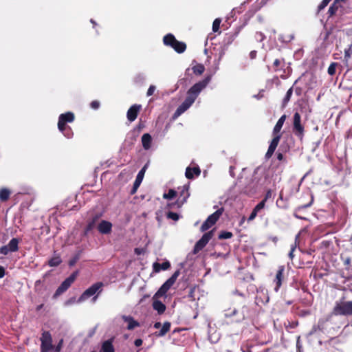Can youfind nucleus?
Returning a JSON list of instances; mask_svg holds the SVG:
<instances>
[{
    "label": "nucleus",
    "instance_id": "obj_20",
    "mask_svg": "<svg viewBox=\"0 0 352 352\" xmlns=\"http://www.w3.org/2000/svg\"><path fill=\"white\" fill-rule=\"evenodd\" d=\"M170 267V264L169 261H165L162 264L155 262L153 264V268L155 272H159L161 270H166Z\"/></svg>",
    "mask_w": 352,
    "mask_h": 352
},
{
    "label": "nucleus",
    "instance_id": "obj_55",
    "mask_svg": "<svg viewBox=\"0 0 352 352\" xmlns=\"http://www.w3.org/2000/svg\"><path fill=\"white\" fill-rule=\"evenodd\" d=\"M162 324L160 322H157L154 324V328L155 329H160L161 327Z\"/></svg>",
    "mask_w": 352,
    "mask_h": 352
},
{
    "label": "nucleus",
    "instance_id": "obj_21",
    "mask_svg": "<svg viewBox=\"0 0 352 352\" xmlns=\"http://www.w3.org/2000/svg\"><path fill=\"white\" fill-rule=\"evenodd\" d=\"M153 309L157 311L159 314H163L166 310V306L164 303L158 300H155L153 302Z\"/></svg>",
    "mask_w": 352,
    "mask_h": 352
},
{
    "label": "nucleus",
    "instance_id": "obj_60",
    "mask_svg": "<svg viewBox=\"0 0 352 352\" xmlns=\"http://www.w3.org/2000/svg\"><path fill=\"white\" fill-rule=\"evenodd\" d=\"M97 296L94 297L93 300L95 302L96 300Z\"/></svg>",
    "mask_w": 352,
    "mask_h": 352
},
{
    "label": "nucleus",
    "instance_id": "obj_41",
    "mask_svg": "<svg viewBox=\"0 0 352 352\" xmlns=\"http://www.w3.org/2000/svg\"><path fill=\"white\" fill-rule=\"evenodd\" d=\"M167 217L169 219H171L174 221H177L179 219V216L177 213L169 212L167 214Z\"/></svg>",
    "mask_w": 352,
    "mask_h": 352
},
{
    "label": "nucleus",
    "instance_id": "obj_59",
    "mask_svg": "<svg viewBox=\"0 0 352 352\" xmlns=\"http://www.w3.org/2000/svg\"><path fill=\"white\" fill-rule=\"evenodd\" d=\"M278 159L279 160H281L283 159V155H282L281 153H279V154L278 155Z\"/></svg>",
    "mask_w": 352,
    "mask_h": 352
},
{
    "label": "nucleus",
    "instance_id": "obj_36",
    "mask_svg": "<svg viewBox=\"0 0 352 352\" xmlns=\"http://www.w3.org/2000/svg\"><path fill=\"white\" fill-rule=\"evenodd\" d=\"M232 236V233L230 232H223L219 235L220 239H230Z\"/></svg>",
    "mask_w": 352,
    "mask_h": 352
},
{
    "label": "nucleus",
    "instance_id": "obj_33",
    "mask_svg": "<svg viewBox=\"0 0 352 352\" xmlns=\"http://www.w3.org/2000/svg\"><path fill=\"white\" fill-rule=\"evenodd\" d=\"M176 191L170 189L167 193H164L163 197L167 199H172L176 196Z\"/></svg>",
    "mask_w": 352,
    "mask_h": 352
},
{
    "label": "nucleus",
    "instance_id": "obj_42",
    "mask_svg": "<svg viewBox=\"0 0 352 352\" xmlns=\"http://www.w3.org/2000/svg\"><path fill=\"white\" fill-rule=\"evenodd\" d=\"M155 89H156V87L155 85H151L147 90L146 96H152L153 94L154 91H155Z\"/></svg>",
    "mask_w": 352,
    "mask_h": 352
},
{
    "label": "nucleus",
    "instance_id": "obj_26",
    "mask_svg": "<svg viewBox=\"0 0 352 352\" xmlns=\"http://www.w3.org/2000/svg\"><path fill=\"white\" fill-rule=\"evenodd\" d=\"M170 323L168 322H164L162 329L158 332L157 336H164L170 330Z\"/></svg>",
    "mask_w": 352,
    "mask_h": 352
},
{
    "label": "nucleus",
    "instance_id": "obj_30",
    "mask_svg": "<svg viewBox=\"0 0 352 352\" xmlns=\"http://www.w3.org/2000/svg\"><path fill=\"white\" fill-rule=\"evenodd\" d=\"M192 70L195 74L201 75L204 73L205 68L203 65L199 64L193 67Z\"/></svg>",
    "mask_w": 352,
    "mask_h": 352
},
{
    "label": "nucleus",
    "instance_id": "obj_16",
    "mask_svg": "<svg viewBox=\"0 0 352 352\" xmlns=\"http://www.w3.org/2000/svg\"><path fill=\"white\" fill-rule=\"evenodd\" d=\"M123 320L127 324V329L132 330L135 327H140V323L135 320L131 316H122Z\"/></svg>",
    "mask_w": 352,
    "mask_h": 352
},
{
    "label": "nucleus",
    "instance_id": "obj_39",
    "mask_svg": "<svg viewBox=\"0 0 352 352\" xmlns=\"http://www.w3.org/2000/svg\"><path fill=\"white\" fill-rule=\"evenodd\" d=\"M330 0H322L321 3L318 6V10H323L330 2Z\"/></svg>",
    "mask_w": 352,
    "mask_h": 352
},
{
    "label": "nucleus",
    "instance_id": "obj_6",
    "mask_svg": "<svg viewBox=\"0 0 352 352\" xmlns=\"http://www.w3.org/2000/svg\"><path fill=\"white\" fill-rule=\"evenodd\" d=\"M333 312L336 315H351L352 314V301L337 302Z\"/></svg>",
    "mask_w": 352,
    "mask_h": 352
},
{
    "label": "nucleus",
    "instance_id": "obj_22",
    "mask_svg": "<svg viewBox=\"0 0 352 352\" xmlns=\"http://www.w3.org/2000/svg\"><path fill=\"white\" fill-rule=\"evenodd\" d=\"M200 174V169L199 167L190 168L188 167L186 170V177L188 179L193 178L194 175H199Z\"/></svg>",
    "mask_w": 352,
    "mask_h": 352
},
{
    "label": "nucleus",
    "instance_id": "obj_43",
    "mask_svg": "<svg viewBox=\"0 0 352 352\" xmlns=\"http://www.w3.org/2000/svg\"><path fill=\"white\" fill-rule=\"evenodd\" d=\"M236 313H237V310L234 308L232 310H228L226 312L225 316L226 317H232V316L236 315Z\"/></svg>",
    "mask_w": 352,
    "mask_h": 352
},
{
    "label": "nucleus",
    "instance_id": "obj_47",
    "mask_svg": "<svg viewBox=\"0 0 352 352\" xmlns=\"http://www.w3.org/2000/svg\"><path fill=\"white\" fill-rule=\"evenodd\" d=\"M257 213L258 212L254 209L248 218V221H252L253 219H254V218L257 215Z\"/></svg>",
    "mask_w": 352,
    "mask_h": 352
},
{
    "label": "nucleus",
    "instance_id": "obj_8",
    "mask_svg": "<svg viewBox=\"0 0 352 352\" xmlns=\"http://www.w3.org/2000/svg\"><path fill=\"white\" fill-rule=\"evenodd\" d=\"M78 272L76 271L72 273L67 278H66L56 289L54 294V296H58L65 292L74 282L78 276Z\"/></svg>",
    "mask_w": 352,
    "mask_h": 352
},
{
    "label": "nucleus",
    "instance_id": "obj_35",
    "mask_svg": "<svg viewBox=\"0 0 352 352\" xmlns=\"http://www.w3.org/2000/svg\"><path fill=\"white\" fill-rule=\"evenodd\" d=\"M221 21V19H219V18L216 19L213 21V23H212V30H213V32H217L219 30Z\"/></svg>",
    "mask_w": 352,
    "mask_h": 352
},
{
    "label": "nucleus",
    "instance_id": "obj_23",
    "mask_svg": "<svg viewBox=\"0 0 352 352\" xmlns=\"http://www.w3.org/2000/svg\"><path fill=\"white\" fill-rule=\"evenodd\" d=\"M151 136L148 133H145L142 137V143L144 149L150 148L151 144Z\"/></svg>",
    "mask_w": 352,
    "mask_h": 352
},
{
    "label": "nucleus",
    "instance_id": "obj_7",
    "mask_svg": "<svg viewBox=\"0 0 352 352\" xmlns=\"http://www.w3.org/2000/svg\"><path fill=\"white\" fill-rule=\"evenodd\" d=\"M222 213L223 209L221 208L210 214L202 224L201 230L204 232L211 228L217 221Z\"/></svg>",
    "mask_w": 352,
    "mask_h": 352
},
{
    "label": "nucleus",
    "instance_id": "obj_13",
    "mask_svg": "<svg viewBox=\"0 0 352 352\" xmlns=\"http://www.w3.org/2000/svg\"><path fill=\"white\" fill-rule=\"evenodd\" d=\"M280 138V135H276V136H274L265 155L267 158H270L272 155L278 144Z\"/></svg>",
    "mask_w": 352,
    "mask_h": 352
},
{
    "label": "nucleus",
    "instance_id": "obj_62",
    "mask_svg": "<svg viewBox=\"0 0 352 352\" xmlns=\"http://www.w3.org/2000/svg\"><path fill=\"white\" fill-rule=\"evenodd\" d=\"M42 305H41L40 306L38 307V309H40L41 307H42Z\"/></svg>",
    "mask_w": 352,
    "mask_h": 352
},
{
    "label": "nucleus",
    "instance_id": "obj_57",
    "mask_svg": "<svg viewBox=\"0 0 352 352\" xmlns=\"http://www.w3.org/2000/svg\"><path fill=\"white\" fill-rule=\"evenodd\" d=\"M279 64H280V60H279L278 59H276V60H274V65L275 66H278V65H279Z\"/></svg>",
    "mask_w": 352,
    "mask_h": 352
},
{
    "label": "nucleus",
    "instance_id": "obj_1",
    "mask_svg": "<svg viewBox=\"0 0 352 352\" xmlns=\"http://www.w3.org/2000/svg\"><path fill=\"white\" fill-rule=\"evenodd\" d=\"M211 80V76H207L202 81L195 83L187 92V97L185 100L178 107L175 111L173 118H177L184 113L195 101L201 91L206 87Z\"/></svg>",
    "mask_w": 352,
    "mask_h": 352
},
{
    "label": "nucleus",
    "instance_id": "obj_56",
    "mask_svg": "<svg viewBox=\"0 0 352 352\" xmlns=\"http://www.w3.org/2000/svg\"><path fill=\"white\" fill-rule=\"evenodd\" d=\"M135 252L138 255L141 254H142V250L139 249V248H135Z\"/></svg>",
    "mask_w": 352,
    "mask_h": 352
},
{
    "label": "nucleus",
    "instance_id": "obj_46",
    "mask_svg": "<svg viewBox=\"0 0 352 352\" xmlns=\"http://www.w3.org/2000/svg\"><path fill=\"white\" fill-rule=\"evenodd\" d=\"M62 346H63V340H60L59 341L58 344H57V346L55 347L54 352H60L61 350Z\"/></svg>",
    "mask_w": 352,
    "mask_h": 352
},
{
    "label": "nucleus",
    "instance_id": "obj_19",
    "mask_svg": "<svg viewBox=\"0 0 352 352\" xmlns=\"http://www.w3.org/2000/svg\"><path fill=\"white\" fill-rule=\"evenodd\" d=\"M285 119H286V116L285 115H283L280 118L279 120H278V122H276L274 128V130H273V135L274 136H276V135H280L279 133L283 127V125L285 121Z\"/></svg>",
    "mask_w": 352,
    "mask_h": 352
},
{
    "label": "nucleus",
    "instance_id": "obj_14",
    "mask_svg": "<svg viewBox=\"0 0 352 352\" xmlns=\"http://www.w3.org/2000/svg\"><path fill=\"white\" fill-rule=\"evenodd\" d=\"M280 138V135H276V136H274L265 155L267 158H270L272 155L278 144Z\"/></svg>",
    "mask_w": 352,
    "mask_h": 352
},
{
    "label": "nucleus",
    "instance_id": "obj_18",
    "mask_svg": "<svg viewBox=\"0 0 352 352\" xmlns=\"http://www.w3.org/2000/svg\"><path fill=\"white\" fill-rule=\"evenodd\" d=\"M284 270L285 269H284L283 266L279 267L278 270L276 274V277L274 279V282L276 283V287H275L276 292H278L280 287L281 286Z\"/></svg>",
    "mask_w": 352,
    "mask_h": 352
},
{
    "label": "nucleus",
    "instance_id": "obj_27",
    "mask_svg": "<svg viewBox=\"0 0 352 352\" xmlns=\"http://www.w3.org/2000/svg\"><path fill=\"white\" fill-rule=\"evenodd\" d=\"M213 236V230H211L207 233H205L202 237L200 239V240L204 243V245H206V244L208 243V241L210 240V239Z\"/></svg>",
    "mask_w": 352,
    "mask_h": 352
},
{
    "label": "nucleus",
    "instance_id": "obj_51",
    "mask_svg": "<svg viewBox=\"0 0 352 352\" xmlns=\"http://www.w3.org/2000/svg\"><path fill=\"white\" fill-rule=\"evenodd\" d=\"M5 275V269L3 267L0 266V278H3Z\"/></svg>",
    "mask_w": 352,
    "mask_h": 352
},
{
    "label": "nucleus",
    "instance_id": "obj_10",
    "mask_svg": "<svg viewBox=\"0 0 352 352\" xmlns=\"http://www.w3.org/2000/svg\"><path fill=\"white\" fill-rule=\"evenodd\" d=\"M19 249V240L16 238L12 239L8 245L0 248V253L7 255L10 252H16Z\"/></svg>",
    "mask_w": 352,
    "mask_h": 352
},
{
    "label": "nucleus",
    "instance_id": "obj_17",
    "mask_svg": "<svg viewBox=\"0 0 352 352\" xmlns=\"http://www.w3.org/2000/svg\"><path fill=\"white\" fill-rule=\"evenodd\" d=\"M147 168V164H146L138 173L136 179L135 180V182L133 184V191H135L136 189L140 186V184L142 183L144 173L146 171V169Z\"/></svg>",
    "mask_w": 352,
    "mask_h": 352
},
{
    "label": "nucleus",
    "instance_id": "obj_50",
    "mask_svg": "<svg viewBox=\"0 0 352 352\" xmlns=\"http://www.w3.org/2000/svg\"><path fill=\"white\" fill-rule=\"evenodd\" d=\"M272 197V192L271 190H268L265 195V199L263 200H265V201H266L268 199H270V197Z\"/></svg>",
    "mask_w": 352,
    "mask_h": 352
},
{
    "label": "nucleus",
    "instance_id": "obj_24",
    "mask_svg": "<svg viewBox=\"0 0 352 352\" xmlns=\"http://www.w3.org/2000/svg\"><path fill=\"white\" fill-rule=\"evenodd\" d=\"M102 352H115L111 340H106L102 345Z\"/></svg>",
    "mask_w": 352,
    "mask_h": 352
},
{
    "label": "nucleus",
    "instance_id": "obj_2",
    "mask_svg": "<svg viewBox=\"0 0 352 352\" xmlns=\"http://www.w3.org/2000/svg\"><path fill=\"white\" fill-rule=\"evenodd\" d=\"M74 120V115L72 112H67L60 115L58 122V128L60 131L63 133L64 135L68 138L72 137V132L70 129L67 131L66 130L65 124L67 122H72Z\"/></svg>",
    "mask_w": 352,
    "mask_h": 352
},
{
    "label": "nucleus",
    "instance_id": "obj_44",
    "mask_svg": "<svg viewBox=\"0 0 352 352\" xmlns=\"http://www.w3.org/2000/svg\"><path fill=\"white\" fill-rule=\"evenodd\" d=\"M352 54V50L351 47H349L348 49L345 50L344 51V58L347 60L349 59Z\"/></svg>",
    "mask_w": 352,
    "mask_h": 352
},
{
    "label": "nucleus",
    "instance_id": "obj_34",
    "mask_svg": "<svg viewBox=\"0 0 352 352\" xmlns=\"http://www.w3.org/2000/svg\"><path fill=\"white\" fill-rule=\"evenodd\" d=\"M292 93H293V88L291 87L287 90L286 95L283 99V104L284 105H285L289 101L291 96L292 95Z\"/></svg>",
    "mask_w": 352,
    "mask_h": 352
},
{
    "label": "nucleus",
    "instance_id": "obj_58",
    "mask_svg": "<svg viewBox=\"0 0 352 352\" xmlns=\"http://www.w3.org/2000/svg\"><path fill=\"white\" fill-rule=\"evenodd\" d=\"M256 56V52L255 51H252L250 52V56L252 58H254Z\"/></svg>",
    "mask_w": 352,
    "mask_h": 352
},
{
    "label": "nucleus",
    "instance_id": "obj_3",
    "mask_svg": "<svg viewBox=\"0 0 352 352\" xmlns=\"http://www.w3.org/2000/svg\"><path fill=\"white\" fill-rule=\"evenodd\" d=\"M163 41L164 45L172 47L178 53H182L186 50V44L176 40L172 34L166 35L164 37Z\"/></svg>",
    "mask_w": 352,
    "mask_h": 352
},
{
    "label": "nucleus",
    "instance_id": "obj_37",
    "mask_svg": "<svg viewBox=\"0 0 352 352\" xmlns=\"http://www.w3.org/2000/svg\"><path fill=\"white\" fill-rule=\"evenodd\" d=\"M298 237H299V234H297L296 236L294 245H292L291 247V250L289 253V256L291 259H292L294 258V252L296 248V242H297V240L298 239Z\"/></svg>",
    "mask_w": 352,
    "mask_h": 352
},
{
    "label": "nucleus",
    "instance_id": "obj_31",
    "mask_svg": "<svg viewBox=\"0 0 352 352\" xmlns=\"http://www.w3.org/2000/svg\"><path fill=\"white\" fill-rule=\"evenodd\" d=\"M61 263V259L59 256H54L49 261V265L52 267L58 266Z\"/></svg>",
    "mask_w": 352,
    "mask_h": 352
},
{
    "label": "nucleus",
    "instance_id": "obj_12",
    "mask_svg": "<svg viewBox=\"0 0 352 352\" xmlns=\"http://www.w3.org/2000/svg\"><path fill=\"white\" fill-rule=\"evenodd\" d=\"M141 107L140 104H133L129 109L126 116L130 122H133L136 119Z\"/></svg>",
    "mask_w": 352,
    "mask_h": 352
},
{
    "label": "nucleus",
    "instance_id": "obj_28",
    "mask_svg": "<svg viewBox=\"0 0 352 352\" xmlns=\"http://www.w3.org/2000/svg\"><path fill=\"white\" fill-rule=\"evenodd\" d=\"M189 193H188V186H183L182 190L181 191V197H183L182 200L181 201L182 204H183L184 202H186V199L188 197Z\"/></svg>",
    "mask_w": 352,
    "mask_h": 352
},
{
    "label": "nucleus",
    "instance_id": "obj_48",
    "mask_svg": "<svg viewBox=\"0 0 352 352\" xmlns=\"http://www.w3.org/2000/svg\"><path fill=\"white\" fill-rule=\"evenodd\" d=\"M78 260V256H75L74 258H73L72 260L69 261V265L70 266H73L76 264V263L77 262V261Z\"/></svg>",
    "mask_w": 352,
    "mask_h": 352
},
{
    "label": "nucleus",
    "instance_id": "obj_61",
    "mask_svg": "<svg viewBox=\"0 0 352 352\" xmlns=\"http://www.w3.org/2000/svg\"><path fill=\"white\" fill-rule=\"evenodd\" d=\"M336 1H338V3H339L340 1H345V0H336Z\"/></svg>",
    "mask_w": 352,
    "mask_h": 352
},
{
    "label": "nucleus",
    "instance_id": "obj_63",
    "mask_svg": "<svg viewBox=\"0 0 352 352\" xmlns=\"http://www.w3.org/2000/svg\"><path fill=\"white\" fill-rule=\"evenodd\" d=\"M91 23H92L93 24H95V22L94 21L93 19H91Z\"/></svg>",
    "mask_w": 352,
    "mask_h": 352
},
{
    "label": "nucleus",
    "instance_id": "obj_29",
    "mask_svg": "<svg viewBox=\"0 0 352 352\" xmlns=\"http://www.w3.org/2000/svg\"><path fill=\"white\" fill-rule=\"evenodd\" d=\"M339 7L340 6L338 5V2L335 0L333 3L329 8L328 12L329 14L331 16L333 15L337 12Z\"/></svg>",
    "mask_w": 352,
    "mask_h": 352
},
{
    "label": "nucleus",
    "instance_id": "obj_38",
    "mask_svg": "<svg viewBox=\"0 0 352 352\" xmlns=\"http://www.w3.org/2000/svg\"><path fill=\"white\" fill-rule=\"evenodd\" d=\"M336 66V63H333L330 65V66L328 68V73L329 75L332 76L335 74Z\"/></svg>",
    "mask_w": 352,
    "mask_h": 352
},
{
    "label": "nucleus",
    "instance_id": "obj_9",
    "mask_svg": "<svg viewBox=\"0 0 352 352\" xmlns=\"http://www.w3.org/2000/svg\"><path fill=\"white\" fill-rule=\"evenodd\" d=\"M41 352H48L53 349L52 338L50 332L44 331L41 338Z\"/></svg>",
    "mask_w": 352,
    "mask_h": 352
},
{
    "label": "nucleus",
    "instance_id": "obj_53",
    "mask_svg": "<svg viewBox=\"0 0 352 352\" xmlns=\"http://www.w3.org/2000/svg\"><path fill=\"white\" fill-rule=\"evenodd\" d=\"M256 38L258 40L262 41L264 38V36L262 33H257L256 34Z\"/></svg>",
    "mask_w": 352,
    "mask_h": 352
},
{
    "label": "nucleus",
    "instance_id": "obj_54",
    "mask_svg": "<svg viewBox=\"0 0 352 352\" xmlns=\"http://www.w3.org/2000/svg\"><path fill=\"white\" fill-rule=\"evenodd\" d=\"M312 201H313V199H311V200L310 203H309V204H307V205H304V206H300V207H299L298 208L300 209V208H305L309 207V206L311 205Z\"/></svg>",
    "mask_w": 352,
    "mask_h": 352
},
{
    "label": "nucleus",
    "instance_id": "obj_11",
    "mask_svg": "<svg viewBox=\"0 0 352 352\" xmlns=\"http://www.w3.org/2000/svg\"><path fill=\"white\" fill-rule=\"evenodd\" d=\"M300 115L296 112L294 115V133L298 137H302L304 133V128L302 126Z\"/></svg>",
    "mask_w": 352,
    "mask_h": 352
},
{
    "label": "nucleus",
    "instance_id": "obj_25",
    "mask_svg": "<svg viewBox=\"0 0 352 352\" xmlns=\"http://www.w3.org/2000/svg\"><path fill=\"white\" fill-rule=\"evenodd\" d=\"M11 194V192L8 188H1L0 190V200L2 201H5L8 199L10 195Z\"/></svg>",
    "mask_w": 352,
    "mask_h": 352
},
{
    "label": "nucleus",
    "instance_id": "obj_49",
    "mask_svg": "<svg viewBox=\"0 0 352 352\" xmlns=\"http://www.w3.org/2000/svg\"><path fill=\"white\" fill-rule=\"evenodd\" d=\"M134 344L136 346H140L142 344V340L141 339H137L135 340Z\"/></svg>",
    "mask_w": 352,
    "mask_h": 352
},
{
    "label": "nucleus",
    "instance_id": "obj_45",
    "mask_svg": "<svg viewBox=\"0 0 352 352\" xmlns=\"http://www.w3.org/2000/svg\"><path fill=\"white\" fill-rule=\"evenodd\" d=\"M90 106L94 109H97L100 107V102L97 100L92 101L90 104Z\"/></svg>",
    "mask_w": 352,
    "mask_h": 352
},
{
    "label": "nucleus",
    "instance_id": "obj_40",
    "mask_svg": "<svg viewBox=\"0 0 352 352\" xmlns=\"http://www.w3.org/2000/svg\"><path fill=\"white\" fill-rule=\"evenodd\" d=\"M265 200H263L262 201H261L259 204H258L255 208H254L256 211L258 212L260 211L261 209H263L264 207H265Z\"/></svg>",
    "mask_w": 352,
    "mask_h": 352
},
{
    "label": "nucleus",
    "instance_id": "obj_32",
    "mask_svg": "<svg viewBox=\"0 0 352 352\" xmlns=\"http://www.w3.org/2000/svg\"><path fill=\"white\" fill-rule=\"evenodd\" d=\"M206 245H204V243L199 239L195 244L193 252L194 254L198 253Z\"/></svg>",
    "mask_w": 352,
    "mask_h": 352
},
{
    "label": "nucleus",
    "instance_id": "obj_64",
    "mask_svg": "<svg viewBox=\"0 0 352 352\" xmlns=\"http://www.w3.org/2000/svg\"><path fill=\"white\" fill-rule=\"evenodd\" d=\"M69 303H70V302H69V301H67V302H66V305H69Z\"/></svg>",
    "mask_w": 352,
    "mask_h": 352
},
{
    "label": "nucleus",
    "instance_id": "obj_15",
    "mask_svg": "<svg viewBox=\"0 0 352 352\" xmlns=\"http://www.w3.org/2000/svg\"><path fill=\"white\" fill-rule=\"evenodd\" d=\"M112 224L107 221H102L98 226V231L102 234H109L111 231Z\"/></svg>",
    "mask_w": 352,
    "mask_h": 352
},
{
    "label": "nucleus",
    "instance_id": "obj_4",
    "mask_svg": "<svg viewBox=\"0 0 352 352\" xmlns=\"http://www.w3.org/2000/svg\"><path fill=\"white\" fill-rule=\"evenodd\" d=\"M179 274V270L175 272L161 286L159 290L156 292V294L154 296V298H160L164 296L166 293L168 291V289L175 283Z\"/></svg>",
    "mask_w": 352,
    "mask_h": 352
},
{
    "label": "nucleus",
    "instance_id": "obj_52",
    "mask_svg": "<svg viewBox=\"0 0 352 352\" xmlns=\"http://www.w3.org/2000/svg\"><path fill=\"white\" fill-rule=\"evenodd\" d=\"M95 219H94L92 221L89 222L87 225V230H89L94 227Z\"/></svg>",
    "mask_w": 352,
    "mask_h": 352
},
{
    "label": "nucleus",
    "instance_id": "obj_5",
    "mask_svg": "<svg viewBox=\"0 0 352 352\" xmlns=\"http://www.w3.org/2000/svg\"><path fill=\"white\" fill-rule=\"evenodd\" d=\"M103 287V283L101 282H98L94 285H92L90 287L87 289L82 295L78 299V302L80 303L85 301L89 297L94 296L97 292H100L102 287Z\"/></svg>",
    "mask_w": 352,
    "mask_h": 352
}]
</instances>
